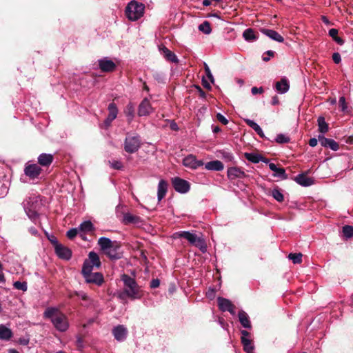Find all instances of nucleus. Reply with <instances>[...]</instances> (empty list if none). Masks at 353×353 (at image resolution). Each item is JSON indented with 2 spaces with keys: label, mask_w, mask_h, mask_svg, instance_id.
<instances>
[{
  "label": "nucleus",
  "mask_w": 353,
  "mask_h": 353,
  "mask_svg": "<svg viewBox=\"0 0 353 353\" xmlns=\"http://www.w3.org/2000/svg\"><path fill=\"white\" fill-rule=\"evenodd\" d=\"M199 30L205 34H209L212 32L210 22L208 21H203L199 26Z\"/></svg>",
  "instance_id": "41"
},
{
  "label": "nucleus",
  "mask_w": 353,
  "mask_h": 353,
  "mask_svg": "<svg viewBox=\"0 0 353 353\" xmlns=\"http://www.w3.org/2000/svg\"><path fill=\"white\" fill-rule=\"evenodd\" d=\"M204 68H205V74H206L208 78L210 79V81L212 83H214V79L213 75L210 70V68L205 63H204Z\"/></svg>",
  "instance_id": "48"
},
{
  "label": "nucleus",
  "mask_w": 353,
  "mask_h": 353,
  "mask_svg": "<svg viewBox=\"0 0 353 353\" xmlns=\"http://www.w3.org/2000/svg\"><path fill=\"white\" fill-rule=\"evenodd\" d=\"M272 104L273 105H278L279 103V98L277 96H274L272 98V101H271Z\"/></svg>",
  "instance_id": "64"
},
{
  "label": "nucleus",
  "mask_w": 353,
  "mask_h": 353,
  "mask_svg": "<svg viewBox=\"0 0 353 353\" xmlns=\"http://www.w3.org/2000/svg\"><path fill=\"white\" fill-rule=\"evenodd\" d=\"M172 184L174 190L181 194L187 193L190 189V183L179 177L173 178L172 179Z\"/></svg>",
  "instance_id": "9"
},
{
  "label": "nucleus",
  "mask_w": 353,
  "mask_h": 353,
  "mask_svg": "<svg viewBox=\"0 0 353 353\" xmlns=\"http://www.w3.org/2000/svg\"><path fill=\"white\" fill-rule=\"evenodd\" d=\"M122 222L125 224H136L138 225L142 222L141 217L133 215L130 213H124L123 216Z\"/></svg>",
  "instance_id": "25"
},
{
  "label": "nucleus",
  "mask_w": 353,
  "mask_h": 353,
  "mask_svg": "<svg viewBox=\"0 0 353 353\" xmlns=\"http://www.w3.org/2000/svg\"><path fill=\"white\" fill-rule=\"evenodd\" d=\"M6 282V278L4 274L3 273V265L0 262V283H4Z\"/></svg>",
  "instance_id": "58"
},
{
  "label": "nucleus",
  "mask_w": 353,
  "mask_h": 353,
  "mask_svg": "<svg viewBox=\"0 0 353 353\" xmlns=\"http://www.w3.org/2000/svg\"><path fill=\"white\" fill-rule=\"evenodd\" d=\"M244 155L248 161L254 163H258L260 162V160H261V155L256 153L245 152Z\"/></svg>",
  "instance_id": "37"
},
{
  "label": "nucleus",
  "mask_w": 353,
  "mask_h": 353,
  "mask_svg": "<svg viewBox=\"0 0 353 353\" xmlns=\"http://www.w3.org/2000/svg\"><path fill=\"white\" fill-rule=\"evenodd\" d=\"M243 39L248 42H253L258 39L255 31L252 28H248L243 32Z\"/></svg>",
  "instance_id": "32"
},
{
  "label": "nucleus",
  "mask_w": 353,
  "mask_h": 353,
  "mask_svg": "<svg viewBox=\"0 0 353 353\" xmlns=\"http://www.w3.org/2000/svg\"><path fill=\"white\" fill-rule=\"evenodd\" d=\"M217 120L223 125H227L228 123V120L221 113H217L216 114Z\"/></svg>",
  "instance_id": "52"
},
{
  "label": "nucleus",
  "mask_w": 353,
  "mask_h": 353,
  "mask_svg": "<svg viewBox=\"0 0 353 353\" xmlns=\"http://www.w3.org/2000/svg\"><path fill=\"white\" fill-rule=\"evenodd\" d=\"M170 127L171 130H172L177 131L179 130L178 125L174 121H170Z\"/></svg>",
  "instance_id": "62"
},
{
  "label": "nucleus",
  "mask_w": 353,
  "mask_h": 353,
  "mask_svg": "<svg viewBox=\"0 0 353 353\" xmlns=\"http://www.w3.org/2000/svg\"><path fill=\"white\" fill-rule=\"evenodd\" d=\"M217 303L219 309L223 312H226L233 305L229 299L223 297H218Z\"/></svg>",
  "instance_id": "34"
},
{
  "label": "nucleus",
  "mask_w": 353,
  "mask_h": 353,
  "mask_svg": "<svg viewBox=\"0 0 353 353\" xmlns=\"http://www.w3.org/2000/svg\"><path fill=\"white\" fill-rule=\"evenodd\" d=\"M294 181L296 183L303 187H309L314 183V180L311 177H308L305 173H301L296 175L294 178Z\"/></svg>",
  "instance_id": "19"
},
{
  "label": "nucleus",
  "mask_w": 353,
  "mask_h": 353,
  "mask_svg": "<svg viewBox=\"0 0 353 353\" xmlns=\"http://www.w3.org/2000/svg\"><path fill=\"white\" fill-rule=\"evenodd\" d=\"M54 250H55V253L60 259H62L64 260L70 259V258L72 256V252L69 248L60 244V245H57Z\"/></svg>",
  "instance_id": "20"
},
{
  "label": "nucleus",
  "mask_w": 353,
  "mask_h": 353,
  "mask_svg": "<svg viewBox=\"0 0 353 353\" xmlns=\"http://www.w3.org/2000/svg\"><path fill=\"white\" fill-rule=\"evenodd\" d=\"M265 53L268 54V57L263 56L262 59L263 61L267 62L270 59V57H274L275 52L272 50H268Z\"/></svg>",
  "instance_id": "53"
},
{
  "label": "nucleus",
  "mask_w": 353,
  "mask_h": 353,
  "mask_svg": "<svg viewBox=\"0 0 353 353\" xmlns=\"http://www.w3.org/2000/svg\"><path fill=\"white\" fill-rule=\"evenodd\" d=\"M141 145V139L138 134H127L124 141V150L128 153H134Z\"/></svg>",
  "instance_id": "7"
},
{
  "label": "nucleus",
  "mask_w": 353,
  "mask_h": 353,
  "mask_svg": "<svg viewBox=\"0 0 353 353\" xmlns=\"http://www.w3.org/2000/svg\"><path fill=\"white\" fill-rule=\"evenodd\" d=\"M339 108L342 112H347V105L345 101V98L344 97H341L339 98Z\"/></svg>",
  "instance_id": "47"
},
{
  "label": "nucleus",
  "mask_w": 353,
  "mask_h": 353,
  "mask_svg": "<svg viewBox=\"0 0 353 353\" xmlns=\"http://www.w3.org/2000/svg\"><path fill=\"white\" fill-rule=\"evenodd\" d=\"M338 34V30L335 28H332L329 30V35L332 38L334 39Z\"/></svg>",
  "instance_id": "59"
},
{
  "label": "nucleus",
  "mask_w": 353,
  "mask_h": 353,
  "mask_svg": "<svg viewBox=\"0 0 353 353\" xmlns=\"http://www.w3.org/2000/svg\"><path fill=\"white\" fill-rule=\"evenodd\" d=\"M332 59L335 63H336V64L339 63L341 61V54L339 52L333 53Z\"/></svg>",
  "instance_id": "55"
},
{
  "label": "nucleus",
  "mask_w": 353,
  "mask_h": 353,
  "mask_svg": "<svg viewBox=\"0 0 353 353\" xmlns=\"http://www.w3.org/2000/svg\"><path fill=\"white\" fill-rule=\"evenodd\" d=\"M203 161L196 159L193 154H189L183 159V165L188 168L196 170L203 165Z\"/></svg>",
  "instance_id": "11"
},
{
  "label": "nucleus",
  "mask_w": 353,
  "mask_h": 353,
  "mask_svg": "<svg viewBox=\"0 0 353 353\" xmlns=\"http://www.w3.org/2000/svg\"><path fill=\"white\" fill-rule=\"evenodd\" d=\"M261 32L270 39L279 43H282L284 41L283 37L274 30L262 28L261 29Z\"/></svg>",
  "instance_id": "22"
},
{
  "label": "nucleus",
  "mask_w": 353,
  "mask_h": 353,
  "mask_svg": "<svg viewBox=\"0 0 353 353\" xmlns=\"http://www.w3.org/2000/svg\"><path fill=\"white\" fill-rule=\"evenodd\" d=\"M238 317H239L240 323L241 324V325L243 327L248 328V329L251 328V323H250V318H249L248 314L245 311H243L242 310H240L238 314Z\"/></svg>",
  "instance_id": "30"
},
{
  "label": "nucleus",
  "mask_w": 353,
  "mask_h": 353,
  "mask_svg": "<svg viewBox=\"0 0 353 353\" xmlns=\"http://www.w3.org/2000/svg\"><path fill=\"white\" fill-rule=\"evenodd\" d=\"M269 168L274 172L273 176L280 179L285 180L288 179V175L285 173V170L283 168H278L277 165L273 163H270Z\"/></svg>",
  "instance_id": "21"
},
{
  "label": "nucleus",
  "mask_w": 353,
  "mask_h": 353,
  "mask_svg": "<svg viewBox=\"0 0 353 353\" xmlns=\"http://www.w3.org/2000/svg\"><path fill=\"white\" fill-rule=\"evenodd\" d=\"M216 294V291L214 288H210L208 291L206 292V296L210 299L212 300L214 299Z\"/></svg>",
  "instance_id": "50"
},
{
  "label": "nucleus",
  "mask_w": 353,
  "mask_h": 353,
  "mask_svg": "<svg viewBox=\"0 0 353 353\" xmlns=\"http://www.w3.org/2000/svg\"><path fill=\"white\" fill-rule=\"evenodd\" d=\"M245 122L248 126L252 128L260 137L263 138L265 137L261 128L254 121L247 119H245Z\"/></svg>",
  "instance_id": "33"
},
{
  "label": "nucleus",
  "mask_w": 353,
  "mask_h": 353,
  "mask_svg": "<svg viewBox=\"0 0 353 353\" xmlns=\"http://www.w3.org/2000/svg\"><path fill=\"white\" fill-rule=\"evenodd\" d=\"M48 238L51 243L54 245V248H57V245H60L57 241V239L54 236H48Z\"/></svg>",
  "instance_id": "56"
},
{
  "label": "nucleus",
  "mask_w": 353,
  "mask_h": 353,
  "mask_svg": "<svg viewBox=\"0 0 353 353\" xmlns=\"http://www.w3.org/2000/svg\"><path fill=\"white\" fill-rule=\"evenodd\" d=\"M124 113L127 117L128 123H130L134 117V107L132 103H128L124 110Z\"/></svg>",
  "instance_id": "36"
},
{
  "label": "nucleus",
  "mask_w": 353,
  "mask_h": 353,
  "mask_svg": "<svg viewBox=\"0 0 353 353\" xmlns=\"http://www.w3.org/2000/svg\"><path fill=\"white\" fill-rule=\"evenodd\" d=\"M205 168L208 170L221 171L223 170L224 165L221 161L214 160L206 163Z\"/></svg>",
  "instance_id": "29"
},
{
  "label": "nucleus",
  "mask_w": 353,
  "mask_h": 353,
  "mask_svg": "<svg viewBox=\"0 0 353 353\" xmlns=\"http://www.w3.org/2000/svg\"><path fill=\"white\" fill-rule=\"evenodd\" d=\"M343 236L347 238L350 239L352 236H353V226L352 225H345L343 227Z\"/></svg>",
  "instance_id": "43"
},
{
  "label": "nucleus",
  "mask_w": 353,
  "mask_h": 353,
  "mask_svg": "<svg viewBox=\"0 0 353 353\" xmlns=\"http://www.w3.org/2000/svg\"><path fill=\"white\" fill-rule=\"evenodd\" d=\"M13 336L12 330L3 324H0V340L9 341Z\"/></svg>",
  "instance_id": "31"
},
{
  "label": "nucleus",
  "mask_w": 353,
  "mask_h": 353,
  "mask_svg": "<svg viewBox=\"0 0 353 353\" xmlns=\"http://www.w3.org/2000/svg\"><path fill=\"white\" fill-rule=\"evenodd\" d=\"M119 248L117 243L114 242V243L110 245V248L106 250L104 252L111 259H119L121 258V254L118 252Z\"/></svg>",
  "instance_id": "23"
},
{
  "label": "nucleus",
  "mask_w": 353,
  "mask_h": 353,
  "mask_svg": "<svg viewBox=\"0 0 353 353\" xmlns=\"http://www.w3.org/2000/svg\"><path fill=\"white\" fill-rule=\"evenodd\" d=\"M101 265V263L99 255L92 251L88 254V259H85L83 263L81 274L93 272L94 268L98 269Z\"/></svg>",
  "instance_id": "6"
},
{
  "label": "nucleus",
  "mask_w": 353,
  "mask_h": 353,
  "mask_svg": "<svg viewBox=\"0 0 353 353\" xmlns=\"http://www.w3.org/2000/svg\"><path fill=\"white\" fill-rule=\"evenodd\" d=\"M46 319H50L52 325L59 332H65L69 327L67 316L60 312L57 308L53 307H47L43 313Z\"/></svg>",
  "instance_id": "2"
},
{
  "label": "nucleus",
  "mask_w": 353,
  "mask_h": 353,
  "mask_svg": "<svg viewBox=\"0 0 353 353\" xmlns=\"http://www.w3.org/2000/svg\"><path fill=\"white\" fill-rule=\"evenodd\" d=\"M144 10L145 6L143 3L132 0L125 8L126 17L132 21H135L143 15Z\"/></svg>",
  "instance_id": "5"
},
{
  "label": "nucleus",
  "mask_w": 353,
  "mask_h": 353,
  "mask_svg": "<svg viewBox=\"0 0 353 353\" xmlns=\"http://www.w3.org/2000/svg\"><path fill=\"white\" fill-rule=\"evenodd\" d=\"M290 84L286 78H282L275 83V89L280 94H284L288 91Z\"/></svg>",
  "instance_id": "27"
},
{
  "label": "nucleus",
  "mask_w": 353,
  "mask_h": 353,
  "mask_svg": "<svg viewBox=\"0 0 353 353\" xmlns=\"http://www.w3.org/2000/svg\"><path fill=\"white\" fill-rule=\"evenodd\" d=\"M241 343L243 346V350L246 353H253L254 345H252V340L249 338L250 333L246 330H241Z\"/></svg>",
  "instance_id": "12"
},
{
  "label": "nucleus",
  "mask_w": 353,
  "mask_h": 353,
  "mask_svg": "<svg viewBox=\"0 0 353 353\" xmlns=\"http://www.w3.org/2000/svg\"><path fill=\"white\" fill-rule=\"evenodd\" d=\"M228 177L230 180L236 179H244L248 176L246 173L240 168L231 167L228 169Z\"/></svg>",
  "instance_id": "15"
},
{
  "label": "nucleus",
  "mask_w": 353,
  "mask_h": 353,
  "mask_svg": "<svg viewBox=\"0 0 353 353\" xmlns=\"http://www.w3.org/2000/svg\"><path fill=\"white\" fill-rule=\"evenodd\" d=\"M99 68L105 72H112L116 68V64L108 57H104L98 61Z\"/></svg>",
  "instance_id": "13"
},
{
  "label": "nucleus",
  "mask_w": 353,
  "mask_h": 353,
  "mask_svg": "<svg viewBox=\"0 0 353 353\" xmlns=\"http://www.w3.org/2000/svg\"><path fill=\"white\" fill-rule=\"evenodd\" d=\"M168 183L166 181L161 179L159 181L157 188V199L161 201L165 196L168 192Z\"/></svg>",
  "instance_id": "24"
},
{
  "label": "nucleus",
  "mask_w": 353,
  "mask_h": 353,
  "mask_svg": "<svg viewBox=\"0 0 353 353\" xmlns=\"http://www.w3.org/2000/svg\"><path fill=\"white\" fill-rule=\"evenodd\" d=\"M29 232H30V234H32L34 236H37L39 234L38 230L35 228H34V227L30 228H29Z\"/></svg>",
  "instance_id": "63"
},
{
  "label": "nucleus",
  "mask_w": 353,
  "mask_h": 353,
  "mask_svg": "<svg viewBox=\"0 0 353 353\" xmlns=\"http://www.w3.org/2000/svg\"><path fill=\"white\" fill-rule=\"evenodd\" d=\"M302 254L301 253H290L288 255V258L292 261L294 264L301 263L302 261Z\"/></svg>",
  "instance_id": "42"
},
{
  "label": "nucleus",
  "mask_w": 353,
  "mask_h": 353,
  "mask_svg": "<svg viewBox=\"0 0 353 353\" xmlns=\"http://www.w3.org/2000/svg\"><path fill=\"white\" fill-rule=\"evenodd\" d=\"M77 232L78 230L77 228H72L67 232V236L68 239H72L77 236Z\"/></svg>",
  "instance_id": "49"
},
{
  "label": "nucleus",
  "mask_w": 353,
  "mask_h": 353,
  "mask_svg": "<svg viewBox=\"0 0 353 353\" xmlns=\"http://www.w3.org/2000/svg\"><path fill=\"white\" fill-rule=\"evenodd\" d=\"M318 139L323 147L330 148L333 151H337L339 149V143L334 139L325 138L323 135H319Z\"/></svg>",
  "instance_id": "18"
},
{
  "label": "nucleus",
  "mask_w": 353,
  "mask_h": 353,
  "mask_svg": "<svg viewBox=\"0 0 353 353\" xmlns=\"http://www.w3.org/2000/svg\"><path fill=\"white\" fill-rule=\"evenodd\" d=\"M75 294L81 300H83V301L89 300V297H88V294L83 291L75 292Z\"/></svg>",
  "instance_id": "51"
},
{
  "label": "nucleus",
  "mask_w": 353,
  "mask_h": 353,
  "mask_svg": "<svg viewBox=\"0 0 353 353\" xmlns=\"http://www.w3.org/2000/svg\"><path fill=\"white\" fill-rule=\"evenodd\" d=\"M112 334L117 341H123L127 337L128 330L124 325H119L112 329Z\"/></svg>",
  "instance_id": "16"
},
{
  "label": "nucleus",
  "mask_w": 353,
  "mask_h": 353,
  "mask_svg": "<svg viewBox=\"0 0 353 353\" xmlns=\"http://www.w3.org/2000/svg\"><path fill=\"white\" fill-rule=\"evenodd\" d=\"M264 92V90L262 87H252L251 89V92L252 94L255 95L256 94H262Z\"/></svg>",
  "instance_id": "54"
},
{
  "label": "nucleus",
  "mask_w": 353,
  "mask_h": 353,
  "mask_svg": "<svg viewBox=\"0 0 353 353\" xmlns=\"http://www.w3.org/2000/svg\"><path fill=\"white\" fill-rule=\"evenodd\" d=\"M153 108L151 106V104L149 100L147 98H145L139 104L138 108V114L139 117H144L150 114L152 112Z\"/></svg>",
  "instance_id": "17"
},
{
  "label": "nucleus",
  "mask_w": 353,
  "mask_h": 353,
  "mask_svg": "<svg viewBox=\"0 0 353 353\" xmlns=\"http://www.w3.org/2000/svg\"><path fill=\"white\" fill-rule=\"evenodd\" d=\"M79 228L82 232H89L93 230L94 226L90 221H85L81 223Z\"/></svg>",
  "instance_id": "39"
},
{
  "label": "nucleus",
  "mask_w": 353,
  "mask_h": 353,
  "mask_svg": "<svg viewBox=\"0 0 353 353\" xmlns=\"http://www.w3.org/2000/svg\"><path fill=\"white\" fill-rule=\"evenodd\" d=\"M160 51L167 61L174 63H179V59L176 54L166 47L160 48Z\"/></svg>",
  "instance_id": "26"
},
{
  "label": "nucleus",
  "mask_w": 353,
  "mask_h": 353,
  "mask_svg": "<svg viewBox=\"0 0 353 353\" xmlns=\"http://www.w3.org/2000/svg\"><path fill=\"white\" fill-rule=\"evenodd\" d=\"M172 238L174 239L183 238L186 239L188 243L198 248L202 253L207 252L206 243L201 236H199L193 231H179L172 234Z\"/></svg>",
  "instance_id": "4"
},
{
  "label": "nucleus",
  "mask_w": 353,
  "mask_h": 353,
  "mask_svg": "<svg viewBox=\"0 0 353 353\" xmlns=\"http://www.w3.org/2000/svg\"><path fill=\"white\" fill-rule=\"evenodd\" d=\"M13 286L15 289L21 290L23 292H26L28 290V285H27V282H26V281H23V282H21L19 281H15L13 283Z\"/></svg>",
  "instance_id": "44"
},
{
  "label": "nucleus",
  "mask_w": 353,
  "mask_h": 353,
  "mask_svg": "<svg viewBox=\"0 0 353 353\" xmlns=\"http://www.w3.org/2000/svg\"><path fill=\"white\" fill-rule=\"evenodd\" d=\"M318 143V139L316 138H312L309 141V145L311 147H315Z\"/></svg>",
  "instance_id": "61"
},
{
  "label": "nucleus",
  "mask_w": 353,
  "mask_h": 353,
  "mask_svg": "<svg viewBox=\"0 0 353 353\" xmlns=\"http://www.w3.org/2000/svg\"><path fill=\"white\" fill-rule=\"evenodd\" d=\"M41 172V168L36 163H26L24 174L31 179H37Z\"/></svg>",
  "instance_id": "10"
},
{
  "label": "nucleus",
  "mask_w": 353,
  "mask_h": 353,
  "mask_svg": "<svg viewBox=\"0 0 353 353\" xmlns=\"http://www.w3.org/2000/svg\"><path fill=\"white\" fill-rule=\"evenodd\" d=\"M275 140L279 143H285L290 141V138L285 134H279L276 136Z\"/></svg>",
  "instance_id": "46"
},
{
  "label": "nucleus",
  "mask_w": 353,
  "mask_h": 353,
  "mask_svg": "<svg viewBox=\"0 0 353 353\" xmlns=\"http://www.w3.org/2000/svg\"><path fill=\"white\" fill-rule=\"evenodd\" d=\"M24 210L30 220L36 222L40 214L43 203L40 196L30 197L23 202Z\"/></svg>",
  "instance_id": "3"
},
{
  "label": "nucleus",
  "mask_w": 353,
  "mask_h": 353,
  "mask_svg": "<svg viewBox=\"0 0 353 353\" xmlns=\"http://www.w3.org/2000/svg\"><path fill=\"white\" fill-rule=\"evenodd\" d=\"M108 163H109L110 166L114 170H122L123 168L122 162L119 160L109 161Z\"/></svg>",
  "instance_id": "45"
},
{
  "label": "nucleus",
  "mask_w": 353,
  "mask_h": 353,
  "mask_svg": "<svg viewBox=\"0 0 353 353\" xmlns=\"http://www.w3.org/2000/svg\"><path fill=\"white\" fill-rule=\"evenodd\" d=\"M53 159L51 154L42 153L38 157V163L41 166L48 167L52 163Z\"/></svg>",
  "instance_id": "28"
},
{
  "label": "nucleus",
  "mask_w": 353,
  "mask_h": 353,
  "mask_svg": "<svg viewBox=\"0 0 353 353\" xmlns=\"http://www.w3.org/2000/svg\"><path fill=\"white\" fill-rule=\"evenodd\" d=\"M82 276L86 283L101 286L104 283L103 275L100 272H90L83 274Z\"/></svg>",
  "instance_id": "8"
},
{
  "label": "nucleus",
  "mask_w": 353,
  "mask_h": 353,
  "mask_svg": "<svg viewBox=\"0 0 353 353\" xmlns=\"http://www.w3.org/2000/svg\"><path fill=\"white\" fill-rule=\"evenodd\" d=\"M271 195L278 202H282L284 200V196L278 188H274L272 190Z\"/></svg>",
  "instance_id": "40"
},
{
  "label": "nucleus",
  "mask_w": 353,
  "mask_h": 353,
  "mask_svg": "<svg viewBox=\"0 0 353 353\" xmlns=\"http://www.w3.org/2000/svg\"><path fill=\"white\" fill-rule=\"evenodd\" d=\"M108 115L104 121V125L106 128L111 125V123L114 120L118 114V109L114 103H110L108 107Z\"/></svg>",
  "instance_id": "14"
},
{
  "label": "nucleus",
  "mask_w": 353,
  "mask_h": 353,
  "mask_svg": "<svg viewBox=\"0 0 353 353\" xmlns=\"http://www.w3.org/2000/svg\"><path fill=\"white\" fill-rule=\"evenodd\" d=\"M154 79H156L159 82H163V77L161 74L156 72L153 75Z\"/></svg>",
  "instance_id": "60"
},
{
  "label": "nucleus",
  "mask_w": 353,
  "mask_h": 353,
  "mask_svg": "<svg viewBox=\"0 0 353 353\" xmlns=\"http://www.w3.org/2000/svg\"><path fill=\"white\" fill-rule=\"evenodd\" d=\"M160 285V281L159 279H154L150 282V288H157Z\"/></svg>",
  "instance_id": "57"
},
{
  "label": "nucleus",
  "mask_w": 353,
  "mask_h": 353,
  "mask_svg": "<svg viewBox=\"0 0 353 353\" xmlns=\"http://www.w3.org/2000/svg\"><path fill=\"white\" fill-rule=\"evenodd\" d=\"M113 243L114 242H112L109 238L104 236L99 238L98 240V245L101 250L103 252H105L106 250H108L110 245Z\"/></svg>",
  "instance_id": "35"
},
{
  "label": "nucleus",
  "mask_w": 353,
  "mask_h": 353,
  "mask_svg": "<svg viewBox=\"0 0 353 353\" xmlns=\"http://www.w3.org/2000/svg\"><path fill=\"white\" fill-rule=\"evenodd\" d=\"M121 281L123 283V288L122 291L118 292L119 299L125 300L126 298H129L131 300H136L142 298L143 291L134 279L123 274L121 276Z\"/></svg>",
  "instance_id": "1"
},
{
  "label": "nucleus",
  "mask_w": 353,
  "mask_h": 353,
  "mask_svg": "<svg viewBox=\"0 0 353 353\" xmlns=\"http://www.w3.org/2000/svg\"><path fill=\"white\" fill-rule=\"evenodd\" d=\"M318 126L319 132L322 134H325L328 130V125L323 117L318 118Z\"/></svg>",
  "instance_id": "38"
}]
</instances>
